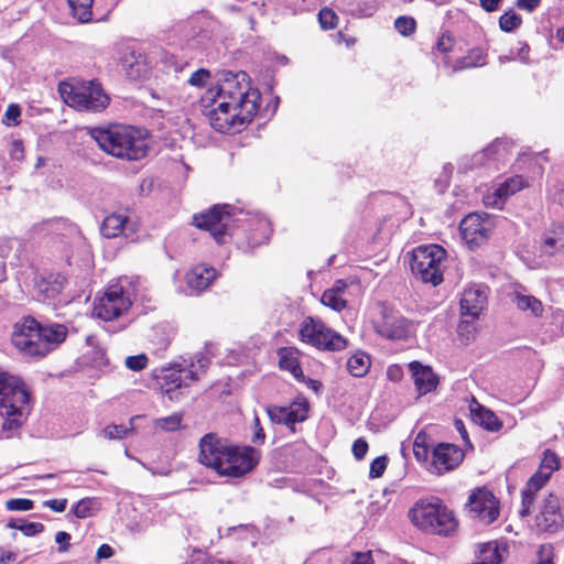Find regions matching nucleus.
Returning <instances> with one entry per match:
<instances>
[{"mask_svg":"<svg viewBox=\"0 0 564 564\" xmlns=\"http://www.w3.org/2000/svg\"><path fill=\"white\" fill-rule=\"evenodd\" d=\"M259 91L250 86L245 72L221 73L217 84L208 88L202 104L212 127L219 132H237L258 112Z\"/></svg>","mask_w":564,"mask_h":564,"instance_id":"nucleus-1","label":"nucleus"},{"mask_svg":"<svg viewBox=\"0 0 564 564\" xmlns=\"http://www.w3.org/2000/svg\"><path fill=\"white\" fill-rule=\"evenodd\" d=\"M260 460V452L250 446H234L214 434L199 441L198 462L220 476L242 477Z\"/></svg>","mask_w":564,"mask_h":564,"instance_id":"nucleus-2","label":"nucleus"},{"mask_svg":"<svg viewBox=\"0 0 564 564\" xmlns=\"http://www.w3.org/2000/svg\"><path fill=\"white\" fill-rule=\"evenodd\" d=\"M89 134L104 152L116 158L139 160L148 153L149 140L142 129L111 124L106 128H94Z\"/></svg>","mask_w":564,"mask_h":564,"instance_id":"nucleus-3","label":"nucleus"},{"mask_svg":"<svg viewBox=\"0 0 564 564\" xmlns=\"http://www.w3.org/2000/svg\"><path fill=\"white\" fill-rule=\"evenodd\" d=\"M29 410L30 393L25 383L17 376L0 372V415L4 419L6 437L22 425Z\"/></svg>","mask_w":564,"mask_h":564,"instance_id":"nucleus-4","label":"nucleus"},{"mask_svg":"<svg viewBox=\"0 0 564 564\" xmlns=\"http://www.w3.org/2000/svg\"><path fill=\"white\" fill-rule=\"evenodd\" d=\"M409 517L416 528L436 534H448L457 525L453 512L438 499L417 501Z\"/></svg>","mask_w":564,"mask_h":564,"instance_id":"nucleus-5","label":"nucleus"},{"mask_svg":"<svg viewBox=\"0 0 564 564\" xmlns=\"http://www.w3.org/2000/svg\"><path fill=\"white\" fill-rule=\"evenodd\" d=\"M63 101L78 111H101L109 105V97L95 80L64 82L58 86Z\"/></svg>","mask_w":564,"mask_h":564,"instance_id":"nucleus-6","label":"nucleus"},{"mask_svg":"<svg viewBox=\"0 0 564 564\" xmlns=\"http://www.w3.org/2000/svg\"><path fill=\"white\" fill-rule=\"evenodd\" d=\"M446 251L438 245L420 246L412 251L410 268L424 283L436 286L443 281V262Z\"/></svg>","mask_w":564,"mask_h":564,"instance_id":"nucleus-7","label":"nucleus"},{"mask_svg":"<svg viewBox=\"0 0 564 564\" xmlns=\"http://www.w3.org/2000/svg\"><path fill=\"white\" fill-rule=\"evenodd\" d=\"M469 517L482 525H489L500 516V501L487 487H477L468 496L466 503Z\"/></svg>","mask_w":564,"mask_h":564,"instance_id":"nucleus-8","label":"nucleus"},{"mask_svg":"<svg viewBox=\"0 0 564 564\" xmlns=\"http://www.w3.org/2000/svg\"><path fill=\"white\" fill-rule=\"evenodd\" d=\"M300 338L303 343L319 349L340 350L347 345L346 339L341 335L313 318H306L302 323Z\"/></svg>","mask_w":564,"mask_h":564,"instance_id":"nucleus-9","label":"nucleus"},{"mask_svg":"<svg viewBox=\"0 0 564 564\" xmlns=\"http://www.w3.org/2000/svg\"><path fill=\"white\" fill-rule=\"evenodd\" d=\"M496 227L495 218L480 213L467 215L459 225L462 239L470 249H477L489 240Z\"/></svg>","mask_w":564,"mask_h":564,"instance_id":"nucleus-10","label":"nucleus"},{"mask_svg":"<svg viewBox=\"0 0 564 564\" xmlns=\"http://www.w3.org/2000/svg\"><path fill=\"white\" fill-rule=\"evenodd\" d=\"M41 324L33 317H23L12 327L11 343L24 356L41 357Z\"/></svg>","mask_w":564,"mask_h":564,"instance_id":"nucleus-11","label":"nucleus"},{"mask_svg":"<svg viewBox=\"0 0 564 564\" xmlns=\"http://www.w3.org/2000/svg\"><path fill=\"white\" fill-rule=\"evenodd\" d=\"M131 306V300L123 288L118 284L108 286L105 293L96 300L93 315L104 321H112L124 313Z\"/></svg>","mask_w":564,"mask_h":564,"instance_id":"nucleus-12","label":"nucleus"},{"mask_svg":"<svg viewBox=\"0 0 564 564\" xmlns=\"http://www.w3.org/2000/svg\"><path fill=\"white\" fill-rule=\"evenodd\" d=\"M198 379V373L192 368H181L178 365L163 369L158 377L161 392L167 395L170 401H178L183 390Z\"/></svg>","mask_w":564,"mask_h":564,"instance_id":"nucleus-13","label":"nucleus"},{"mask_svg":"<svg viewBox=\"0 0 564 564\" xmlns=\"http://www.w3.org/2000/svg\"><path fill=\"white\" fill-rule=\"evenodd\" d=\"M231 216L228 206H214L205 213L193 216V224L200 229L207 230L214 239L221 243L228 234Z\"/></svg>","mask_w":564,"mask_h":564,"instance_id":"nucleus-14","label":"nucleus"},{"mask_svg":"<svg viewBox=\"0 0 564 564\" xmlns=\"http://www.w3.org/2000/svg\"><path fill=\"white\" fill-rule=\"evenodd\" d=\"M382 318L376 324L377 333L390 340H406L413 334L412 323L397 312L383 308Z\"/></svg>","mask_w":564,"mask_h":564,"instance_id":"nucleus-15","label":"nucleus"},{"mask_svg":"<svg viewBox=\"0 0 564 564\" xmlns=\"http://www.w3.org/2000/svg\"><path fill=\"white\" fill-rule=\"evenodd\" d=\"M310 405L305 398H297L288 406L270 405L267 408V414L274 424H284L293 426L297 422L306 420Z\"/></svg>","mask_w":564,"mask_h":564,"instance_id":"nucleus-16","label":"nucleus"},{"mask_svg":"<svg viewBox=\"0 0 564 564\" xmlns=\"http://www.w3.org/2000/svg\"><path fill=\"white\" fill-rule=\"evenodd\" d=\"M464 459L463 451L453 444L441 443L434 447L430 471L442 475L455 469Z\"/></svg>","mask_w":564,"mask_h":564,"instance_id":"nucleus-17","label":"nucleus"},{"mask_svg":"<svg viewBox=\"0 0 564 564\" xmlns=\"http://www.w3.org/2000/svg\"><path fill=\"white\" fill-rule=\"evenodd\" d=\"M528 186V182L522 176H513L502 183L494 185L484 195V204L488 207L501 209L509 196Z\"/></svg>","mask_w":564,"mask_h":564,"instance_id":"nucleus-18","label":"nucleus"},{"mask_svg":"<svg viewBox=\"0 0 564 564\" xmlns=\"http://www.w3.org/2000/svg\"><path fill=\"white\" fill-rule=\"evenodd\" d=\"M408 367L419 397L431 393L437 388L438 377L430 366L414 360Z\"/></svg>","mask_w":564,"mask_h":564,"instance_id":"nucleus-19","label":"nucleus"},{"mask_svg":"<svg viewBox=\"0 0 564 564\" xmlns=\"http://www.w3.org/2000/svg\"><path fill=\"white\" fill-rule=\"evenodd\" d=\"M535 521L536 525L544 531L556 530L562 524L563 516L557 497L553 495L545 497Z\"/></svg>","mask_w":564,"mask_h":564,"instance_id":"nucleus-20","label":"nucleus"},{"mask_svg":"<svg viewBox=\"0 0 564 564\" xmlns=\"http://www.w3.org/2000/svg\"><path fill=\"white\" fill-rule=\"evenodd\" d=\"M487 303L485 291L480 288H467L460 299V313L464 317L475 319L482 312Z\"/></svg>","mask_w":564,"mask_h":564,"instance_id":"nucleus-21","label":"nucleus"},{"mask_svg":"<svg viewBox=\"0 0 564 564\" xmlns=\"http://www.w3.org/2000/svg\"><path fill=\"white\" fill-rule=\"evenodd\" d=\"M539 248L544 254L564 257V224L547 228L540 238Z\"/></svg>","mask_w":564,"mask_h":564,"instance_id":"nucleus-22","label":"nucleus"},{"mask_svg":"<svg viewBox=\"0 0 564 564\" xmlns=\"http://www.w3.org/2000/svg\"><path fill=\"white\" fill-rule=\"evenodd\" d=\"M101 234L107 238H116L120 235L129 238L135 231V224L123 214H110L101 224Z\"/></svg>","mask_w":564,"mask_h":564,"instance_id":"nucleus-23","label":"nucleus"},{"mask_svg":"<svg viewBox=\"0 0 564 564\" xmlns=\"http://www.w3.org/2000/svg\"><path fill=\"white\" fill-rule=\"evenodd\" d=\"M67 336V328L62 324L41 325V357L57 348Z\"/></svg>","mask_w":564,"mask_h":564,"instance_id":"nucleus-24","label":"nucleus"},{"mask_svg":"<svg viewBox=\"0 0 564 564\" xmlns=\"http://www.w3.org/2000/svg\"><path fill=\"white\" fill-rule=\"evenodd\" d=\"M215 279L216 270L206 264L195 265L185 276L188 288L197 292L206 290Z\"/></svg>","mask_w":564,"mask_h":564,"instance_id":"nucleus-25","label":"nucleus"},{"mask_svg":"<svg viewBox=\"0 0 564 564\" xmlns=\"http://www.w3.org/2000/svg\"><path fill=\"white\" fill-rule=\"evenodd\" d=\"M550 477L539 470L528 480L525 488L522 490V508L520 516L525 517L530 513L535 494L549 481Z\"/></svg>","mask_w":564,"mask_h":564,"instance_id":"nucleus-26","label":"nucleus"},{"mask_svg":"<svg viewBox=\"0 0 564 564\" xmlns=\"http://www.w3.org/2000/svg\"><path fill=\"white\" fill-rule=\"evenodd\" d=\"M470 413L473 420L490 432H497L501 429L502 423L497 415L489 409L482 406L478 402L470 404Z\"/></svg>","mask_w":564,"mask_h":564,"instance_id":"nucleus-27","label":"nucleus"},{"mask_svg":"<svg viewBox=\"0 0 564 564\" xmlns=\"http://www.w3.org/2000/svg\"><path fill=\"white\" fill-rule=\"evenodd\" d=\"M279 366L289 371L295 379L303 378V371L300 366V351L294 347H283L278 350Z\"/></svg>","mask_w":564,"mask_h":564,"instance_id":"nucleus-28","label":"nucleus"},{"mask_svg":"<svg viewBox=\"0 0 564 564\" xmlns=\"http://www.w3.org/2000/svg\"><path fill=\"white\" fill-rule=\"evenodd\" d=\"M511 301L519 311L529 313L533 317H541L544 313L542 302L533 295L516 291L512 294Z\"/></svg>","mask_w":564,"mask_h":564,"instance_id":"nucleus-29","label":"nucleus"},{"mask_svg":"<svg viewBox=\"0 0 564 564\" xmlns=\"http://www.w3.org/2000/svg\"><path fill=\"white\" fill-rule=\"evenodd\" d=\"M65 285V278L61 274H51L46 278H42L36 283V291L39 295H42L44 300H51L57 296Z\"/></svg>","mask_w":564,"mask_h":564,"instance_id":"nucleus-30","label":"nucleus"},{"mask_svg":"<svg viewBox=\"0 0 564 564\" xmlns=\"http://www.w3.org/2000/svg\"><path fill=\"white\" fill-rule=\"evenodd\" d=\"M346 288L347 284L344 281H336L330 289L323 293L321 302L334 311H341L346 307V300L344 299Z\"/></svg>","mask_w":564,"mask_h":564,"instance_id":"nucleus-31","label":"nucleus"},{"mask_svg":"<svg viewBox=\"0 0 564 564\" xmlns=\"http://www.w3.org/2000/svg\"><path fill=\"white\" fill-rule=\"evenodd\" d=\"M370 357L364 351H357L347 360V369L354 377L361 378L366 376L370 369Z\"/></svg>","mask_w":564,"mask_h":564,"instance_id":"nucleus-32","label":"nucleus"},{"mask_svg":"<svg viewBox=\"0 0 564 564\" xmlns=\"http://www.w3.org/2000/svg\"><path fill=\"white\" fill-rule=\"evenodd\" d=\"M139 416L131 417L129 425H108L101 430L100 434L106 440H121L134 431V421Z\"/></svg>","mask_w":564,"mask_h":564,"instance_id":"nucleus-33","label":"nucleus"},{"mask_svg":"<svg viewBox=\"0 0 564 564\" xmlns=\"http://www.w3.org/2000/svg\"><path fill=\"white\" fill-rule=\"evenodd\" d=\"M67 2L73 11L74 17H76L79 22L86 23L91 20V7L94 0H67Z\"/></svg>","mask_w":564,"mask_h":564,"instance_id":"nucleus-34","label":"nucleus"},{"mask_svg":"<svg viewBox=\"0 0 564 564\" xmlns=\"http://www.w3.org/2000/svg\"><path fill=\"white\" fill-rule=\"evenodd\" d=\"M182 421L183 415L181 413H173L169 416L153 420V425L156 430L163 432H175L182 427Z\"/></svg>","mask_w":564,"mask_h":564,"instance_id":"nucleus-35","label":"nucleus"},{"mask_svg":"<svg viewBox=\"0 0 564 564\" xmlns=\"http://www.w3.org/2000/svg\"><path fill=\"white\" fill-rule=\"evenodd\" d=\"M98 509V502L95 499L85 498L79 500L74 507V514L84 519L94 514V512Z\"/></svg>","mask_w":564,"mask_h":564,"instance_id":"nucleus-36","label":"nucleus"},{"mask_svg":"<svg viewBox=\"0 0 564 564\" xmlns=\"http://www.w3.org/2000/svg\"><path fill=\"white\" fill-rule=\"evenodd\" d=\"M560 467L558 458L555 453L546 449L543 454V458L539 468L540 473L546 474L547 477Z\"/></svg>","mask_w":564,"mask_h":564,"instance_id":"nucleus-37","label":"nucleus"},{"mask_svg":"<svg viewBox=\"0 0 564 564\" xmlns=\"http://www.w3.org/2000/svg\"><path fill=\"white\" fill-rule=\"evenodd\" d=\"M394 28L402 36H410L416 30V21L412 17L402 15L395 19Z\"/></svg>","mask_w":564,"mask_h":564,"instance_id":"nucleus-38","label":"nucleus"},{"mask_svg":"<svg viewBox=\"0 0 564 564\" xmlns=\"http://www.w3.org/2000/svg\"><path fill=\"white\" fill-rule=\"evenodd\" d=\"M522 20L514 11L505 12L499 19V25L502 31L511 32L520 26Z\"/></svg>","mask_w":564,"mask_h":564,"instance_id":"nucleus-39","label":"nucleus"},{"mask_svg":"<svg viewBox=\"0 0 564 564\" xmlns=\"http://www.w3.org/2000/svg\"><path fill=\"white\" fill-rule=\"evenodd\" d=\"M318 21L324 30H332L337 25L338 17L332 9L324 8L319 11Z\"/></svg>","mask_w":564,"mask_h":564,"instance_id":"nucleus-40","label":"nucleus"},{"mask_svg":"<svg viewBox=\"0 0 564 564\" xmlns=\"http://www.w3.org/2000/svg\"><path fill=\"white\" fill-rule=\"evenodd\" d=\"M484 63L485 58L482 52L480 50H473L462 59L459 68L476 67L484 65Z\"/></svg>","mask_w":564,"mask_h":564,"instance_id":"nucleus-41","label":"nucleus"},{"mask_svg":"<svg viewBox=\"0 0 564 564\" xmlns=\"http://www.w3.org/2000/svg\"><path fill=\"white\" fill-rule=\"evenodd\" d=\"M372 500L370 501L368 506V511L371 514H381L388 505V500L386 499V494L380 492L378 495L371 496Z\"/></svg>","mask_w":564,"mask_h":564,"instance_id":"nucleus-42","label":"nucleus"},{"mask_svg":"<svg viewBox=\"0 0 564 564\" xmlns=\"http://www.w3.org/2000/svg\"><path fill=\"white\" fill-rule=\"evenodd\" d=\"M33 506L34 502L25 498H14L6 502V508L10 511H29Z\"/></svg>","mask_w":564,"mask_h":564,"instance_id":"nucleus-43","label":"nucleus"},{"mask_svg":"<svg viewBox=\"0 0 564 564\" xmlns=\"http://www.w3.org/2000/svg\"><path fill=\"white\" fill-rule=\"evenodd\" d=\"M148 361V356L145 354H140L127 357L124 364L130 370L140 371L147 367Z\"/></svg>","mask_w":564,"mask_h":564,"instance_id":"nucleus-44","label":"nucleus"},{"mask_svg":"<svg viewBox=\"0 0 564 564\" xmlns=\"http://www.w3.org/2000/svg\"><path fill=\"white\" fill-rule=\"evenodd\" d=\"M209 78H210L209 70H207L205 68H200L191 75V77L188 79V84L192 86H195V87H203L207 84Z\"/></svg>","mask_w":564,"mask_h":564,"instance_id":"nucleus-45","label":"nucleus"},{"mask_svg":"<svg viewBox=\"0 0 564 564\" xmlns=\"http://www.w3.org/2000/svg\"><path fill=\"white\" fill-rule=\"evenodd\" d=\"M387 462H388V459L386 456H380V457H377L376 459H373L370 465L369 476L371 478L381 477L387 468Z\"/></svg>","mask_w":564,"mask_h":564,"instance_id":"nucleus-46","label":"nucleus"},{"mask_svg":"<svg viewBox=\"0 0 564 564\" xmlns=\"http://www.w3.org/2000/svg\"><path fill=\"white\" fill-rule=\"evenodd\" d=\"M21 116L20 107L15 104H11L8 106L3 122L7 126H17L19 123V118Z\"/></svg>","mask_w":564,"mask_h":564,"instance_id":"nucleus-47","label":"nucleus"},{"mask_svg":"<svg viewBox=\"0 0 564 564\" xmlns=\"http://www.w3.org/2000/svg\"><path fill=\"white\" fill-rule=\"evenodd\" d=\"M19 530L25 536H34L44 530V525L40 522H26V523H21V525L19 527Z\"/></svg>","mask_w":564,"mask_h":564,"instance_id":"nucleus-48","label":"nucleus"},{"mask_svg":"<svg viewBox=\"0 0 564 564\" xmlns=\"http://www.w3.org/2000/svg\"><path fill=\"white\" fill-rule=\"evenodd\" d=\"M9 155L14 161H22L24 159V147L21 140H14L9 148Z\"/></svg>","mask_w":564,"mask_h":564,"instance_id":"nucleus-49","label":"nucleus"},{"mask_svg":"<svg viewBox=\"0 0 564 564\" xmlns=\"http://www.w3.org/2000/svg\"><path fill=\"white\" fill-rule=\"evenodd\" d=\"M368 452V444L364 438H358L352 444V454L357 459H362Z\"/></svg>","mask_w":564,"mask_h":564,"instance_id":"nucleus-50","label":"nucleus"},{"mask_svg":"<svg viewBox=\"0 0 564 564\" xmlns=\"http://www.w3.org/2000/svg\"><path fill=\"white\" fill-rule=\"evenodd\" d=\"M403 369L399 365H390L387 368V378L392 382H399L403 378Z\"/></svg>","mask_w":564,"mask_h":564,"instance_id":"nucleus-51","label":"nucleus"},{"mask_svg":"<svg viewBox=\"0 0 564 564\" xmlns=\"http://www.w3.org/2000/svg\"><path fill=\"white\" fill-rule=\"evenodd\" d=\"M55 541L59 545V552H66L69 549L70 534L64 531H59L55 535Z\"/></svg>","mask_w":564,"mask_h":564,"instance_id":"nucleus-52","label":"nucleus"},{"mask_svg":"<svg viewBox=\"0 0 564 564\" xmlns=\"http://www.w3.org/2000/svg\"><path fill=\"white\" fill-rule=\"evenodd\" d=\"M349 564H373L371 552H358L354 554Z\"/></svg>","mask_w":564,"mask_h":564,"instance_id":"nucleus-53","label":"nucleus"},{"mask_svg":"<svg viewBox=\"0 0 564 564\" xmlns=\"http://www.w3.org/2000/svg\"><path fill=\"white\" fill-rule=\"evenodd\" d=\"M44 506L48 507L55 512H63L66 509L67 500L66 499H52L44 501Z\"/></svg>","mask_w":564,"mask_h":564,"instance_id":"nucleus-54","label":"nucleus"},{"mask_svg":"<svg viewBox=\"0 0 564 564\" xmlns=\"http://www.w3.org/2000/svg\"><path fill=\"white\" fill-rule=\"evenodd\" d=\"M541 3V0H517L516 6L520 10H525L528 12L534 11Z\"/></svg>","mask_w":564,"mask_h":564,"instance_id":"nucleus-55","label":"nucleus"},{"mask_svg":"<svg viewBox=\"0 0 564 564\" xmlns=\"http://www.w3.org/2000/svg\"><path fill=\"white\" fill-rule=\"evenodd\" d=\"M413 452L417 459L427 458V448L425 445H419V438H415L414 441Z\"/></svg>","mask_w":564,"mask_h":564,"instance_id":"nucleus-56","label":"nucleus"},{"mask_svg":"<svg viewBox=\"0 0 564 564\" xmlns=\"http://www.w3.org/2000/svg\"><path fill=\"white\" fill-rule=\"evenodd\" d=\"M254 430L253 442L263 443L265 435L257 416L254 417Z\"/></svg>","mask_w":564,"mask_h":564,"instance_id":"nucleus-57","label":"nucleus"},{"mask_svg":"<svg viewBox=\"0 0 564 564\" xmlns=\"http://www.w3.org/2000/svg\"><path fill=\"white\" fill-rule=\"evenodd\" d=\"M530 47L527 44H521L517 55H513L516 59H520L522 63H527L529 59Z\"/></svg>","mask_w":564,"mask_h":564,"instance_id":"nucleus-58","label":"nucleus"},{"mask_svg":"<svg viewBox=\"0 0 564 564\" xmlns=\"http://www.w3.org/2000/svg\"><path fill=\"white\" fill-rule=\"evenodd\" d=\"M113 554V551L110 545L102 544L97 550V556L98 558H109Z\"/></svg>","mask_w":564,"mask_h":564,"instance_id":"nucleus-59","label":"nucleus"},{"mask_svg":"<svg viewBox=\"0 0 564 564\" xmlns=\"http://www.w3.org/2000/svg\"><path fill=\"white\" fill-rule=\"evenodd\" d=\"M479 1H480V6L484 10H486L487 12H492V11L497 10L501 0H479Z\"/></svg>","mask_w":564,"mask_h":564,"instance_id":"nucleus-60","label":"nucleus"},{"mask_svg":"<svg viewBox=\"0 0 564 564\" xmlns=\"http://www.w3.org/2000/svg\"><path fill=\"white\" fill-rule=\"evenodd\" d=\"M15 561H17V554L11 551L2 552L0 555L1 564H14Z\"/></svg>","mask_w":564,"mask_h":564,"instance_id":"nucleus-61","label":"nucleus"},{"mask_svg":"<svg viewBox=\"0 0 564 564\" xmlns=\"http://www.w3.org/2000/svg\"><path fill=\"white\" fill-rule=\"evenodd\" d=\"M536 564H553L551 557V547H543L541 551V560Z\"/></svg>","mask_w":564,"mask_h":564,"instance_id":"nucleus-62","label":"nucleus"},{"mask_svg":"<svg viewBox=\"0 0 564 564\" xmlns=\"http://www.w3.org/2000/svg\"><path fill=\"white\" fill-rule=\"evenodd\" d=\"M552 317L554 323H563L564 324V312L561 308H555L552 312Z\"/></svg>","mask_w":564,"mask_h":564,"instance_id":"nucleus-63","label":"nucleus"},{"mask_svg":"<svg viewBox=\"0 0 564 564\" xmlns=\"http://www.w3.org/2000/svg\"><path fill=\"white\" fill-rule=\"evenodd\" d=\"M556 37L558 41L564 42V28H561L556 31Z\"/></svg>","mask_w":564,"mask_h":564,"instance_id":"nucleus-64","label":"nucleus"}]
</instances>
